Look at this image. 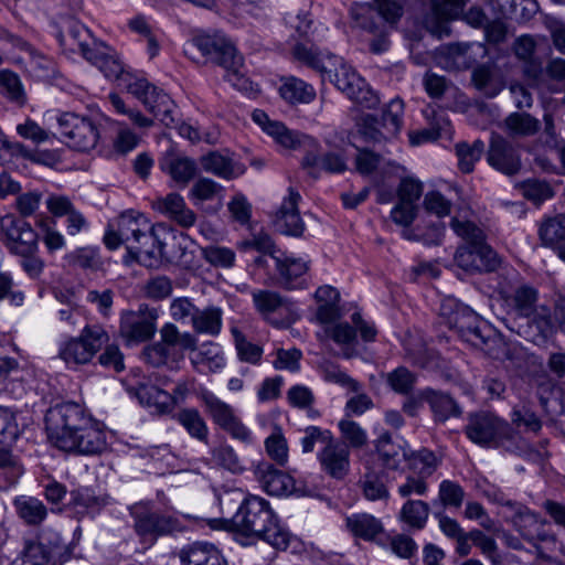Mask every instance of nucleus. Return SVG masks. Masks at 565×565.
<instances>
[{
    "instance_id": "nucleus-34",
    "label": "nucleus",
    "mask_w": 565,
    "mask_h": 565,
    "mask_svg": "<svg viewBox=\"0 0 565 565\" xmlns=\"http://www.w3.org/2000/svg\"><path fill=\"white\" fill-rule=\"evenodd\" d=\"M136 396L141 405L159 415L170 414L173 411V398L170 393L153 384H140L137 387Z\"/></svg>"
},
{
    "instance_id": "nucleus-16",
    "label": "nucleus",
    "mask_w": 565,
    "mask_h": 565,
    "mask_svg": "<svg viewBox=\"0 0 565 565\" xmlns=\"http://www.w3.org/2000/svg\"><path fill=\"white\" fill-rule=\"evenodd\" d=\"M158 317V310L147 305L139 306L137 311H125L120 317L119 333L128 343L146 342L157 331Z\"/></svg>"
},
{
    "instance_id": "nucleus-55",
    "label": "nucleus",
    "mask_w": 565,
    "mask_h": 565,
    "mask_svg": "<svg viewBox=\"0 0 565 565\" xmlns=\"http://www.w3.org/2000/svg\"><path fill=\"white\" fill-rule=\"evenodd\" d=\"M387 385L397 394L408 395L417 382L415 373L405 366H398L385 376Z\"/></svg>"
},
{
    "instance_id": "nucleus-4",
    "label": "nucleus",
    "mask_w": 565,
    "mask_h": 565,
    "mask_svg": "<svg viewBox=\"0 0 565 565\" xmlns=\"http://www.w3.org/2000/svg\"><path fill=\"white\" fill-rule=\"evenodd\" d=\"M467 437L475 444L519 452L525 448L522 437L504 420L492 413L480 412L469 416L465 428Z\"/></svg>"
},
{
    "instance_id": "nucleus-18",
    "label": "nucleus",
    "mask_w": 565,
    "mask_h": 565,
    "mask_svg": "<svg viewBox=\"0 0 565 565\" xmlns=\"http://www.w3.org/2000/svg\"><path fill=\"white\" fill-rule=\"evenodd\" d=\"M1 231L6 235L8 247L21 256L33 255L38 248V234L29 223L14 215L1 218Z\"/></svg>"
},
{
    "instance_id": "nucleus-36",
    "label": "nucleus",
    "mask_w": 565,
    "mask_h": 565,
    "mask_svg": "<svg viewBox=\"0 0 565 565\" xmlns=\"http://www.w3.org/2000/svg\"><path fill=\"white\" fill-rule=\"evenodd\" d=\"M348 530L364 541H375L384 532L381 520L369 513H355L347 518Z\"/></svg>"
},
{
    "instance_id": "nucleus-54",
    "label": "nucleus",
    "mask_w": 565,
    "mask_h": 565,
    "mask_svg": "<svg viewBox=\"0 0 565 565\" xmlns=\"http://www.w3.org/2000/svg\"><path fill=\"white\" fill-rule=\"evenodd\" d=\"M0 86L6 98L22 107L26 103V95L20 77L10 71L0 72Z\"/></svg>"
},
{
    "instance_id": "nucleus-5",
    "label": "nucleus",
    "mask_w": 565,
    "mask_h": 565,
    "mask_svg": "<svg viewBox=\"0 0 565 565\" xmlns=\"http://www.w3.org/2000/svg\"><path fill=\"white\" fill-rule=\"evenodd\" d=\"M191 46L198 49L209 61L225 70V78L234 87L245 89L247 79L243 72V56L222 33L200 34L192 39Z\"/></svg>"
},
{
    "instance_id": "nucleus-35",
    "label": "nucleus",
    "mask_w": 565,
    "mask_h": 565,
    "mask_svg": "<svg viewBox=\"0 0 565 565\" xmlns=\"http://www.w3.org/2000/svg\"><path fill=\"white\" fill-rule=\"evenodd\" d=\"M143 106L164 126L169 127L174 122L173 111L175 105L173 100L158 87H153L145 99Z\"/></svg>"
},
{
    "instance_id": "nucleus-10",
    "label": "nucleus",
    "mask_w": 565,
    "mask_h": 565,
    "mask_svg": "<svg viewBox=\"0 0 565 565\" xmlns=\"http://www.w3.org/2000/svg\"><path fill=\"white\" fill-rule=\"evenodd\" d=\"M56 122L62 138L70 148L86 152L96 147L99 130L90 117L64 111L56 116Z\"/></svg>"
},
{
    "instance_id": "nucleus-40",
    "label": "nucleus",
    "mask_w": 565,
    "mask_h": 565,
    "mask_svg": "<svg viewBox=\"0 0 565 565\" xmlns=\"http://www.w3.org/2000/svg\"><path fill=\"white\" fill-rule=\"evenodd\" d=\"M472 83L475 87L487 97H495L503 88V84L492 64L478 65L472 71Z\"/></svg>"
},
{
    "instance_id": "nucleus-17",
    "label": "nucleus",
    "mask_w": 565,
    "mask_h": 565,
    "mask_svg": "<svg viewBox=\"0 0 565 565\" xmlns=\"http://www.w3.org/2000/svg\"><path fill=\"white\" fill-rule=\"evenodd\" d=\"M161 342L148 347L143 351L146 361L152 366H160L167 362L169 349L178 348L182 351H195L198 340L190 332H180L177 326L168 322L160 330Z\"/></svg>"
},
{
    "instance_id": "nucleus-56",
    "label": "nucleus",
    "mask_w": 565,
    "mask_h": 565,
    "mask_svg": "<svg viewBox=\"0 0 565 565\" xmlns=\"http://www.w3.org/2000/svg\"><path fill=\"white\" fill-rule=\"evenodd\" d=\"M539 234L546 246L565 241V214L546 220L542 223Z\"/></svg>"
},
{
    "instance_id": "nucleus-52",
    "label": "nucleus",
    "mask_w": 565,
    "mask_h": 565,
    "mask_svg": "<svg viewBox=\"0 0 565 565\" xmlns=\"http://www.w3.org/2000/svg\"><path fill=\"white\" fill-rule=\"evenodd\" d=\"M195 365H203L209 371L215 372L225 365L222 349L213 342L203 343L195 356L192 359Z\"/></svg>"
},
{
    "instance_id": "nucleus-20",
    "label": "nucleus",
    "mask_w": 565,
    "mask_h": 565,
    "mask_svg": "<svg viewBox=\"0 0 565 565\" xmlns=\"http://www.w3.org/2000/svg\"><path fill=\"white\" fill-rule=\"evenodd\" d=\"M488 163L507 175H514L521 169V157L514 146L504 137L493 132L487 152Z\"/></svg>"
},
{
    "instance_id": "nucleus-27",
    "label": "nucleus",
    "mask_w": 565,
    "mask_h": 565,
    "mask_svg": "<svg viewBox=\"0 0 565 565\" xmlns=\"http://www.w3.org/2000/svg\"><path fill=\"white\" fill-rule=\"evenodd\" d=\"M508 508L511 510V523L526 541L534 543L547 540L548 535L543 531L539 516L527 507L519 502H509Z\"/></svg>"
},
{
    "instance_id": "nucleus-8",
    "label": "nucleus",
    "mask_w": 565,
    "mask_h": 565,
    "mask_svg": "<svg viewBox=\"0 0 565 565\" xmlns=\"http://www.w3.org/2000/svg\"><path fill=\"white\" fill-rule=\"evenodd\" d=\"M403 115V100L394 98L383 109L381 118L372 114L361 116L358 121L359 132L366 141L372 142L393 139L401 131Z\"/></svg>"
},
{
    "instance_id": "nucleus-59",
    "label": "nucleus",
    "mask_w": 565,
    "mask_h": 565,
    "mask_svg": "<svg viewBox=\"0 0 565 565\" xmlns=\"http://www.w3.org/2000/svg\"><path fill=\"white\" fill-rule=\"evenodd\" d=\"M223 188L215 181L209 178H199L189 191V199L199 204L205 201H211L216 198Z\"/></svg>"
},
{
    "instance_id": "nucleus-23",
    "label": "nucleus",
    "mask_w": 565,
    "mask_h": 565,
    "mask_svg": "<svg viewBox=\"0 0 565 565\" xmlns=\"http://www.w3.org/2000/svg\"><path fill=\"white\" fill-rule=\"evenodd\" d=\"M321 470L330 478L342 480L350 471V449L335 439L323 446L318 452Z\"/></svg>"
},
{
    "instance_id": "nucleus-9",
    "label": "nucleus",
    "mask_w": 565,
    "mask_h": 565,
    "mask_svg": "<svg viewBox=\"0 0 565 565\" xmlns=\"http://www.w3.org/2000/svg\"><path fill=\"white\" fill-rule=\"evenodd\" d=\"M440 313L450 328L456 329L462 341L471 347L480 344L481 335L490 328L468 306L455 298H446L440 306Z\"/></svg>"
},
{
    "instance_id": "nucleus-39",
    "label": "nucleus",
    "mask_w": 565,
    "mask_h": 565,
    "mask_svg": "<svg viewBox=\"0 0 565 565\" xmlns=\"http://www.w3.org/2000/svg\"><path fill=\"white\" fill-rule=\"evenodd\" d=\"M163 167L177 185L182 189L189 184L198 172L195 161L183 156L167 158Z\"/></svg>"
},
{
    "instance_id": "nucleus-47",
    "label": "nucleus",
    "mask_w": 565,
    "mask_h": 565,
    "mask_svg": "<svg viewBox=\"0 0 565 565\" xmlns=\"http://www.w3.org/2000/svg\"><path fill=\"white\" fill-rule=\"evenodd\" d=\"M201 166L204 171L213 173L220 178L231 180L242 173L233 161L217 152H210L201 158Z\"/></svg>"
},
{
    "instance_id": "nucleus-38",
    "label": "nucleus",
    "mask_w": 565,
    "mask_h": 565,
    "mask_svg": "<svg viewBox=\"0 0 565 565\" xmlns=\"http://www.w3.org/2000/svg\"><path fill=\"white\" fill-rule=\"evenodd\" d=\"M174 419L192 438L204 444L207 443L209 427L205 419L196 408H182L174 415Z\"/></svg>"
},
{
    "instance_id": "nucleus-29",
    "label": "nucleus",
    "mask_w": 565,
    "mask_h": 565,
    "mask_svg": "<svg viewBox=\"0 0 565 565\" xmlns=\"http://www.w3.org/2000/svg\"><path fill=\"white\" fill-rule=\"evenodd\" d=\"M157 210L184 228L192 227L196 222V214L185 203L179 193H169L156 202Z\"/></svg>"
},
{
    "instance_id": "nucleus-30",
    "label": "nucleus",
    "mask_w": 565,
    "mask_h": 565,
    "mask_svg": "<svg viewBox=\"0 0 565 565\" xmlns=\"http://www.w3.org/2000/svg\"><path fill=\"white\" fill-rule=\"evenodd\" d=\"M276 268L278 271V282L281 287L294 290L301 289L307 286L306 273L308 265L300 258L286 257L276 258Z\"/></svg>"
},
{
    "instance_id": "nucleus-62",
    "label": "nucleus",
    "mask_w": 565,
    "mask_h": 565,
    "mask_svg": "<svg viewBox=\"0 0 565 565\" xmlns=\"http://www.w3.org/2000/svg\"><path fill=\"white\" fill-rule=\"evenodd\" d=\"M343 444L349 448H362L367 444V434L356 422L342 419L338 424Z\"/></svg>"
},
{
    "instance_id": "nucleus-2",
    "label": "nucleus",
    "mask_w": 565,
    "mask_h": 565,
    "mask_svg": "<svg viewBox=\"0 0 565 565\" xmlns=\"http://www.w3.org/2000/svg\"><path fill=\"white\" fill-rule=\"evenodd\" d=\"M104 243L110 250L125 245L129 256L145 267L158 268L162 263L163 244L143 214L134 211L122 213L117 228H107Z\"/></svg>"
},
{
    "instance_id": "nucleus-63",
    "label": "nucleus",
    "mask_w": 565,
    "mask_h": 565,
    "mask_svg": "<svg viewBox=\"0 0 565 565\" xmlns=\"http://www.w3.org/2000/svg\"><path fill=\"white\" fill-rule=\"evenodd\" d=\"M523 195L535 204H540L554 196L552 185L540 179H529L521 184Z\"/></svg>"
},
{
    "instance_id": "nucleus-53",
    "label": "nucleus",
    "mask_w": 565,
    "mask_h": 565,
    "mask_svg": "<svg viewBox=\"0 0 565 565\" xmlns=\"http://www.w3.org/2000/svg\"><path fill=\"white\" fill-rule=\"evenodd\" d=\"M484 151V143L481 140H475L472 145L461 142L456 145L459 169L463 173H470L475 163L480 160Z\"/></svg>"
},
{
    "instance_id": "nucleus-28",
    "label": "nucleus",
    "mask_w": 565,
    "mask_h": 565,
    "mask_svg": "<svg viewBox=\"0 0 565 565\" xmlns=\"http://www.w3.org/2000/svg\"><path fill=\"white\" fill-rule=\"evenodd\" d=\"M57 38L62 47L70 52H79L84 57L94 49L90 46L93 39L89 30L75 19L64 22Z\"/></svg>"
},
{
    "instance_id": "nucleus-42",
    "label": "nucleus",
    "mask_w": 565,
    "mask_h": 565,
    "mask_svg": "<svg viewBox=\"0 0 565 565\" xmlns=\"http://www.w3.org/2000/svg\"><path fill=\"white\" fill-rule=\"evenodd\" d=\"M64 260L70 267H77L92 271L102 269L104 265L99 255V249L93 246L77 247L65 254Z\"/></svg>"
},
{
    "instance_id": "nucleus-13",
    "label": "nucleus",
    "mask_w": 565,
    "mask_h": 565,
    "mask_svg": "<svg viewBox=\"0 0 565 565\" xmlns=\"http://www.w3.org/2000/svg\"><path fill=\"white\" fill-rule=\"evenodd\" d=\"M374 4L360 3L351 9L358 26L373 34H382L385 23H395L403 13L402 6L394 0H373Z\"/></svg>"
},
{
    "instance_id": "nucleus-31",
    "label": "nucleus",
    "mask_w": 565,
    "mask_h": 565,
    "mask_svg": "<svg viewBox=\"0 0 565 565\" xmlns=\"http://www.w3.org/2000/svg\"><path fill=\"white\" fill-rule=\"evenodd\" d=\"M253 120L259 125L269 136L285 148L296 149L301 143V138H306L299 132L289 130L285 125L278 121H271L267 114L260 109H255L252 114Z\"/></svg>"
},
{
    "instance_id": "nucleus-24",
    "label": "nucleus",
    "mask_w": 565,
    "mask_h": 565,
    "mask_svg": "<svg viewBox=\"0 0 565 565\" xmlns=\"http://www.w3.org/2000/svg\"><path fill=\"white\" fill-rule=\"evenodd\" d=\"M71 440L73 445H62L58 449L78 455H97L107 448L106 434L93 418L88 425L83 426L81 430L76 431L71 437Z\"/></svg>"
},
{
    "instance_id": "nucleus-64",
    "label": "nucleus",
    "mask_w": 565,
    "mask_h": 565,
    "mask_svg": "<svg viewBox=\"0 0 565 565\" xmlns=\"http://www.w3.org/2000/svg\"><path fill=\"white\" fill-rule=\"evenodd\" d=\"M322 375L327 382L340 385L350 392L358 393L361 390V385L358 381L341 370L339 365L331 362L323 363Z\"/></svg>"
},
{
    "instance_id": "nucleus-33",
    "label": "nucleus",
    "mask_w": 565,
    "mask_h": 565,
    "mask_svg": "<svg viewBox=\"0 0 565 565\" xmlns=\"http://www.w3.org/2000/svg\"><path fill=\"white\" fill-rule=\"evenodd\" d=\"M183 565H226L217 547L207 542H194L180 553Z\"/></svg>"
},
{
    "instance_id": "nucleus-3",
    "label": "nucleus",
    "mask_w": 565,
    "mask_h": 565,
    "mask_svg": "<svg viewBox=\"0 0 565 565\" xmlns=\"http://www.w3.org/2000/svg\"><path fill=\"white\" fill-rule=\"evenodd\" d=\"M231 526L237 533L263 540L277 550H286L291 537L269 502L258 495H248L242 501Z\"/></svg>"
},
{
    "instance_id": "nucleus-7",
    "label": "nucleus",
    "mask_w": 565,
    "mask_h": 565,
    "mask_svg": "<svg viewBox=\"0 0 565 565\" xmlns=\"http://www.w3.org/2000/svg\"><path fill=\"white\" fill-rule=\"evenodd\" d=\"M134 520V529L143 541L153 542L157 537L180 531L182 525L178 518L153 508L150 502H137L128 508Z\"/></svg>"
},
{
    "instance_id": "nucleus-46",
    "label": "nucleus",
    "mask_w": 565,
    "mask_h": 565,
    "mask_svg": "<svg viewBox=\"0 0 565 565\" xmlns=\"http://www.w3.org/2000/svg\"><path fill=\"white\" fill-rule=\"evenodd\" d=\"M26 56L24 63L26 71L38 79H47L54 73V62L52 58L38 52L30 44H24Z\"/></svg>"
},
{
    "instance_id": "nucleus-48",
    "label": "nucleus",
    "mask_w": 565,
    "mask_h": 565,
    "mask_svg": "<svg viewBox=\"0 0 565 565\" xmlns=\"http://www.w3.org/2000/svg\"><path fill=\"white\" fill-rule=\"evenodd\" d=\"M361 488L364 497L370 501L386 500L390 497L384 472L375 471L369 466H366V472L361 479Z\"/></svg>"
},
{
    "instance_id": "nucleus-11",
    "label": "nucleus",
    "mask_w": 565,
    "mask_h": 565,
    "mask_svg": "<svg viewBox=\"0 0 565 565\" xmlns=\"http://www.w3.org/2000/svg\"><path fill=\"white\" fill-rule=\"evenodd\" d=\"M351 322L352 324L341 321L326 328L328 337L341 348V356L348 360L360 354L356 330L364 342H373L377 334L374 323L364 320L360 312H354L351 316Z\"/></svg>"
},
{
    "instance_id": "nucleus-61",
    "label": "nucleus",
    "mask_w": 565,
    "mask_h": 565,
    "mask_svg": "<svg viewBox=\"0 0 565 565\" xmlns=\"http://www.w3.org/2000/svg\"><path fill=\"white\" fill-rule=\"evenodd\" d=\"M465 494L463 488L458 482L443 480L438 489V501L444 508L458 509L465 500Z\"/></svg>"
},
{
    "instance_id": "nucleus-60",
    "label": "nucleus",
    "mask_w": 565,
    "mask_h": 565,
    "mask_svg": "<svg viewBox=\"0 0 565 565\" xmlns=\"http://www.w3.org/2000/svg\"><path fill=\"white\" fill-rule=\"evenodd\" d=\"M212 460L215 465L231 471L232 473H242L245 470V466L236 451L227 445H222L213 449Z\"/></svg>"
},
{
    "instance_id": "nucleus-1",
    "label": "nucleus",
    "mask_w": 565,
    "mask_h": 565,
    "mask_svg": "<svg viewBox=\"0 0 565 565\" xmlns=\"http://www.w3.org/2000/svg\"><path fill=\"white\" fill-rule=\"evenodd\" d=\"M292 55L297 61L321 73L323 79L333 82L341 92L361 107L372 109L379 105V96L351 66L343 63L340 56L302 43L294 46Z\"/></svg>"
},
{
    "instance_id": "nucleus-51",
    "label": "nucleus",
    "mask_w": 565,
    "mask_h": 565,
    "mask_svg": "<svg viewBox=\"0 0 565 565\" xmlns=\"http://www.w3.org/2000/svg\"><path fill=\"white\" fill-rule=\"evenodd\" d=\"M537 290L530 285L519 286L512 297L511 303L521 317H531L536 309Z\"/></svg>"
},
{
    "instance_id": "nucleus-25",
    "label": "nucleus",
    "mask_w": 565,
    "mask_h": 565,
    "mask_svg": "<svg viewBox=\"0 0 565 565\" xmlns=\"http://www.w3.org/2000/svg\"><path fill=\"white\" fill-rule=\"evenodd\" d=\"M468 0H431V12L425 19L426 29L441 38L448 34L447 22L457 19Z\"/></svg>"
},
{
    "instance_id": "nucleus-57",
    "label": "nucleus",
    "mask_w": 565,
    "mask_h": 565,
    "mask_svg": "<svg viewBox=\"0 0 565 565\" xmlns=\"http://www.w3.org/2000/svg\"><path fill=\"white\" fill-rule=\"evenodd\" d=\"M409 466L418 477L426 480L436 471L439 460L433 451L422 449L409 458Z\"/></svg>"
},
{
    "instance_id": "nucleus-44",
    "label": "nucleus",
    "mask_w": 565,
    "mask_h": 565,
    "mask_svg": "<svg viewBox=\"0 0 565 565\" xmlns=\"http://www.w3.org/2000/svg\"><path fill=\"white\" fill-rule=\"evenodd\" d=\"M85 58L96 65L109 79L120 82L127 73L120 60L116 55L108 54L105 51L94 47L92 53H88Z\"/></svg>"
},
{
    "instance_id": "nucleus-22",
    "label": "nucleus",
    "mask_w": 565,
    "mask_h": 565,
    "mask_svg": "<svg viewBox=\"0 0 565 565\" xmlns=\"http://www.w3.org/2000/svg\"><path fill=\"white\" fill-rule=\"evenodd\" d=\"M254 475L263 489L271 495H288L296 493L305 495L296 488L291 476L276 469L270 462L259 461L254 469Z\"/></svg>"
},
{
    "instance_id": "nucleus-26",
    "label": "nucleus",
    "mask_w": 565,
    "mask_h": 565,
    "mask_svg": "<svg viewBox=\"0 0 565 565\" xmlns=\"http://www.w3.org/2000/svg\"><path fill=\"white\" fill-rule=\"evenodd\" d=\"M480 344L473 348L481 350L486 355L493 360L516 362L522 358V348L515 343L505 340V338L489 328L481 335Z\"/></svg>"
},
{
    "instance_id": "nucleus-37",
    "label": "nucleus",
    "mask_w": 565,
    "mask_h": 565,
    "mask_svg": "<svg viewBox=\"0 0 565 565\" xmlns=\"http://www.w3.org/2000/svg\"><path fill=\"white\" fill-rule=\"evenodd\" d=\"M503 129L513 139L527 138L541 129V121L529 113L514 111L505 117Z\"/></svg>"
},
{
    "instance_id": "nucleus-50",
    "label": "nucleus",
    "mask_w": 565,
    "mask_h": 565,
    "mask_svg": "<svg viewBox=\"0 0 565 565\" xmlns=\"http://www.w3.org/2000/svg\"><path fill=\"white\" fill-rule=\"evenodd\" d=\"M428 516L429 505L422 500L406 501L399 512V520L415 530L424 529Z\"/></svg>"
},
{
    "instance_id": "nucleus-19",
    "label": "nucleus",
    "mask_w": 565,
    "mask_h": 565,
    "mask_svg": "<svg viewBox=\"0 0 565 565\" xmlns=\"http://www.w3.org/2000/svg\"><path fill=\"white\" fill-rule=\"evenodd\" d=\"M456 264L466 271H492L499 266L497 253L488 244L461 245L455 254Z\"/></svg>"
},
{
    "instance_id": "nucleus-49",
    "label": "nucleus",
    "mask_w": 565,
    "mask_h": 565,
    "mask_svg": "<svg viewBox=\"0 0 565 565\" xmlns=\"http://www.w3.org/2000/svg\"><path fill=\"white\" fill-rule=\"evenodd\" d=\"M281 97L289 103H310L316 92L313 87L302 79L296 77H288L280 86Z\"/></svg>"
},
{
    "instance_id": "nucleus-43",
    "label": "nucleus",
    "mask_w": 565,
    "mask_h": 565,
    "mask_svg": "<svg viewBox=\"0 0 565 565\" xmlns=\"http://www.w3.org/2000/svg\"><path fill=\"white\" fill-rule=\"evenodd\" d=\"M222 310L214 306L198 309L191 322L193 330L196 333L217 335L222 329Z\"/></svg>"
},
{
    "instance_id": "nucleus-12",
    "label": "nucleus",
    "mask_w": 565,
    "mask_h": 565,
    "mask_svg": "<svg viewBox=\"0 0 565 565\" xmlns=\"http://www.w3.org/2000/svg\"><path fill=\"white\" fill-rule=\"evenodd\" d=\"M108 341L109 337L100 326H86L78 338L61 347L58 354L67 365L86 364Z\"/></svg>"
},
{
    "instance_id": "nucleus-6",
    "label": "nucleus",
    "mask_w": 565,
    "mask_h": 565,
    "mask_svg": "<svg viewBox=\"0 0 565 565\" xmlns=\"http://www.w3.org/2000/svg\"><path fill=\"white\" fill-rule=\"evenodd\" d=\"M90 419L84 407L75 402L57 404L45 415L47 437L56 448L62 445L71 446V437L88 425Z\"/></svg>"
},
{
    "instance_id": "nucleus-32",
    "label": "nucleus",
    "mask_w": 565,
    "mask_h": 565,
    "mask_svg": "<svg viewBox=\"0 0 565 565\" xmlns=\"http://www.w3.org/2000/svg\"><path fill=\"white\" fill-rule=\"evenodd\" d=\"M420 397L428 403L437 423H445L451 417L461 415V408L457 402L447 393L425 388L420 393Z\"/></svg>"
},
{
    "instance_id": "nucleus-45",
    "label": "nucleus",
    "mask_w": 565,
    "mask_h": 565,
    "mask_svg": "<svg viewBox=\"0 0 565 565\" xmlns=\"http://www.w3.org/2000/svg\"><path fill=\"white\" fill-rule=\"evenodd\" d=\"M375 447L383 465L388 469H397L406 458L404 448L401 445L394 444L388 433H384L379 437Z\"/></svg>"
},
{
    "instance_id": "nucleus-14",
    "label": "nucleus",
    "mask_w": 565,
    "mask_h": 565,
    "mask_svg": "<svg viewBox=\"0 0 565 565\" xmlns=\"http://www.w3.org/2000/svg\"><path fill=\"white\" fill-rule=\"evenodd\" d=\"M252 298L256 310L277 328H287L299 319L297 306L275 291L256 289Z\"/></svg>"
},
{
    "instance_id": "nucleus-41",
    "label": "nucleus",
    "mask_w": 565,
    "mask_h": 565,
    "mask_svg": "<svg viewBox=\"0 0 565 565\" xmlns=\"http://www.w3.org/2000/svg\"><path fill=\"white\" fill-rule=\"evenodd\" d=\"M13 505L18 515L29 525H38L47 515L44 503L34 497L20 495L14 499Z\"/></svg>"
},
{
    "instance_id": "nucleus-58",
    "label": "nucleus",
    "mask_w": 565,
    "mask_h": 565,
    "mask_svg": "<svg viewBox=\"0 0 565 565\" xmlns=\"http://www.w3.org/2000/svg\"><path fill=\"white\" fill-rule=\"evenodd\" d=\"M71 497L74 507L84 508L92 513L99 511L103 507L108 504V497L96 495L89 488H78L73 490L71 492Z\"/></svg>"
},
{
    "instance_id": "nucleus-15",
    "label": "nucleus",
    "mask_w": 565,
    "mask_h": 565,
    "mask_svg": "<svg viewBox=\"0 0 565 565\" xmlns=\"http://www.w3.org/2000/svg\"><path fill=\"white\" fill-rule=\"evenodd\" d=\"M200 398L213 423L242 443L252 441L250 430L242 423L235 409L210 391H203Z\"/></svg>"
},
{
    "instance_id": "nucleus-21",
    "label": "nucleus",
    "mask_w": 565,
    "mask_h": 565,
    "mask_svg": "<svg viewBox=\"0 0 565 565\" xmlns=\"http://www.w3.org/2000/svg\"><path fill=\"white\" fill-rule=\"evenodd\" d=\"M300 201V193L295 188H288V194L274 217V225L281 234L295 237L303 234L306 226L298 209Z\"/></svg>"
}]
</instances>
